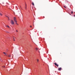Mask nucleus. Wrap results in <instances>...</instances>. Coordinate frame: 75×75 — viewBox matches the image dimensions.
Wrapping results in <instances>:
<instances>
[{
  "label": "nucleus",
  "instance_id": "obj_11",
  "mask_svg": "<svg viewBox=\"0 0 75 75\" xmlns=\"http://www.w3.org/2000/svg\"><path fill=\"white\" fill-rule=\"evenodd\" d=\"M6 27H7L9 28V27L8 26V25H7Z\"/></svg>",
  "mask_w": 75,
  "mask_h": 75
},
{
  "label": "nucleus",
  "instance_id": "obj_1",
  "mask_svg": "<svg viewBox=\"0 0 75 75\" xmlns=\"http://www.w3.org/2000/svg\"><path fill=\"white\" fill-rule=\"evenodd\" d=\"M14 21L16 23H17L16 18L15 17H14Z\"/></svg>",
  "mask_w": 75,
  "mask_h": 75
},
{
  "label": "nucleus",
  "instance_id": "obj_21",
  "mask_svg": "<svg viewBox=\"0 0 75 75\" xmlns=\"http://www.w3.org/2000/svg\"><path fill=\"white\" fill-rule=\"evenodd\" d=\"M33 26H34V24H33Z\"/></svg>",
  "mask_w": 75,
  "mask_h": 75
},
{
  "label": "nucleus",
  "instance_id": "obj_20",
  "mask_svg": "<svg viewBox=\"0 0 75 75\" xmlns=\"http://www.w3.org/2000/svg\"><path fill=\"white\" fill-rule=\"evenodd\" d=\"M13 40H14V41H15V39H13Z\"/></svg>",
  "mask_w": 75,
  "mask_h": 75
},
{
  "label": "nucleus",
  "instance_id": "obj_19",
  "mask_svg": "<svg viewBox=\"0 0 75 75\" xmlns=\"http://www.w3.org/2000/svg\"><path fill=\"white\" fill-rule=\"evenodd\" d=\"M30 27H32V26H30Z\"/></svg>",
  "mask_w": 75,
  "mask_h": 75
},
{
  "label": "nucleus",
  "instance_id": "obj_12",
  "mask_svg": "<svg viewBox=\"0 0 75 75\" xmlns=\"http://www.w3.org/2000/svg\"><path fill=\"white\" fill-rule=\"evenodd\" d=\"M16 24H17V25H18V23H16Z\"/></svg>",
  "mask_w": 75,
  "mask_h": 75
},
{
  "label": "nucleus",
  "instance_id": "obj_14",
  "mask_svg": "<svg viewBox=\"0 0 75 75\" xmlns=\"http://www.w3.org/2000/svg\"><path fill=\"white\" fill-rule=\"evenodd\" d=\"M35 49H36V50H37L38 49L37 48H36Z\"/></svg>",
  "mask_w": 75,
  "mask_h": 75
},
{
  "label": "nucleus",
  "instance_id": "obj_23",
  "mask_svg": "<svg viewBox=\"0 0 75 75\" xmlns=\"http://www.w3.org/2000/svg\"><path fill=\"white\" fill-rule=\"evenodd\" d=\"M74 16L75 17V15H74Z\"/></svg>",
  "mask_w": 75,
  "mask_h": 75
},
{
  "label": "nucleus",
  "instance_id": "obj_4",
  "mask_svg": "<svg viewBox=\"0 0 75 75\" xmlns=\"http://www.w3.org/2000/svg\"><path fill=\"white\" fill-rule=\"evenodd\" d=\"M62 68L61 67H60L58 69V70L59 71H61V70H62Z\"/></svg>",
  "mask_w": 75,
  "mask_h": 75
},
{
  "label": "nucleus",
  "instance_id": "obj_6",
  "mask_svg": "<svg viewBox=\"0 0 75 75\" xmlns=\"http://www.w3.org/2000/svg\"><path fill=\"white\" fill-rule=\"evenodd\" d=\"M32 5H33V6H35L34 4V3H33V2H32Z\"/></svg>",
  "mask_w": 75,
  "mask_h": 75
},
{
  "label": "nucleus",
  "instance_id": "obj_18",
  "mask_svg": "<svg viewBox=\"0 0 75 75\" xmlns=\"http://www.w3.org/2000/svg\"><path fill=\"white\" fill-rule=\"evenodd\" d=\"M16 32H18V31L17 30H16Z\"/></svg>",
  "mask_w": 75,
  "mask_h": 75
},
{
  "label": "nucleus",
  "instance_id": "obj_7",
  "mask_svg": "<svg viewBox=\"0 0 75 75\" xmlns=\"http://www.w3.org/2000/svg\"><path fill=\"white\" fill-rule=\"evenodd\" d=\"M37 62H38V63L39 61V60L38 59H37Z\"/></svg>",
  "mask_w": 75,
  "mask_h": 75
},
{
  "label": "nucleus",
  "instance_id": "obj_16",
  "mask_svg": "<svg viewBox=\"0 0 75 75\" xmlns=\"http://www.w3.org/2000/svg\"><path fill=\"white\" fill-rule=\"evenodd\" d=\"M64 7L65 8H66V7H65V6H64Z\"/></svg>",
  "mask_w": 75,
  "mask_h": 75
},
{
  "label": "nucleus",
  "instance_id": "obj_9",
  "mask_svg": "<svg viewBox=\"0 0 75 75\" xmlns=\"http://www.w3.org/2000/svg\"><path fill=\"white\" fill-rule=\"evenodd\" d=\"M25 6H26V5H25ZM25 9H27V7H26V6H25Z\"/></svg>",
  "mask_w": 75,
  "mask_h": 75
},
{
  "label": "nucleus",
  "instance_id": "obj_17",
  "mask_svg": "<svg viewBox=\"0 0 75 75\" xmlns=\"http://www.w3.org/2000/svg\"><path fill=\"white\" fill-rule=\"evenodd\" d=\"M71 13L72 14L73 13V12L72 11Z\"/></svg>",
  "mask_w": 75,
  "mask_h": 75
},
{
  "label": "nucleus",
  "instance_id": "obj_13",
  "mask_svg": "<svg viewBox=\"0 0 75 75\" xmlns=\"http://www.w3.org/2000/svg\"><path fill=\"white\" fill-rule=\"evenodd\" d=\"M15 38H15L14 37H13V40H14V39H15Z\"/></svg>",
  "mask_w": 75,
  "mask_h": 75
},
{
  "label": "nucleus",
  "instance_id": "obj_22",
  "mask_svg": "<svg viewBox=\"0 0 75 75\" xmlns=\"http://www.w3.org/2000/svg\"><path fill=\"white\" fill-rule=\"evenodd\" d=\"M4 67H5V66H4Z\"/></svg>",
  "mask_w": 75,
  "mask_h": 75
},
{
  "label": "nucleus",
  "instance_id": "obj_5",
  "mask_svg": "<svg viewBox=\"0 0 75 75\" xmlns=\"http://www.w3.org/2000/svg\"><path fill=\"white\" fill-rule=\"evenodd\" d=\"M0 15L1 16H3V14L1 13V12H0Z\"/></svg>",
  "mask_w": 75,
  "mask_h": 75
},
{
  "label": "nucleus",
  "instance_id": "obj_8",
  "mask_svg": "<svg viewBox=\"0 0 75 75\" xmlns=\"http://www.w3.org/2000/svg\"><path fill=\"white\" fill-rule=\"evenodd\" d=\"M11 57V55L10 54H9L8 55V57Z\"/></svg>",
  "mask_w": 75,
  "mask_h": 75
},
{
  "label": "nucleus",
  "instance_id": "obj_10",
  "mask_svg": "<svg viewBox=\"0 0 75 75\" xmlns=\"http://www.w3.org/2000/svg\"><path fill=\"white\" fill-rule=\"evenodd\" d=\"M6 17H7L8 18V20H9L10 19H9V18L7 16H6Z\"/></svg>",
  "mask_w": 75,
  "mask_h": 75
},
{
  "label": "nucleus",
  "instance_id": "obj_15",
  "mask_svg": "<svg viewBox=\"0 0 75 75\" xmlns=\"http://www.w3.org/2000/svg\"><path fill=\"white\" fill-rule=\"evenodd\" d=\"M3 53H4V54H6L4 52H3Z\"/></svg>",
  "mask_w": 75,
  "mask_h": 75
},
{
  "label": "nucleus",
  "instance_id": "obj_3",
  "mask_svg": "<svg viewBox=\"0 0 75 75\" xmlns=\"http://www.w3.org/2000/svg\"><path fill=\"white\" fill-rule=\"evenodd\" d=\"M54 64L56 66H57V67H58L59 65L58 64H57V63H54Z\"/></svg>",
  "mask_w": 75,
  "mask_h": 75
},
{
  "label": "nucleus",
  "instance_id": "obj_2",
  "mask_svg": "<svg viewBox=\"0 0 75 75\" xmlns=\"http://www.w3.org/2000/svg\"><path fill=\"white\" fill-rule=\"evenodd\" d=\"M11 23L12 24H14V22L13 21L11 20Z\"/></svg>",
  "mask_w": 75,
  "mask_h": 75
}]
</instances>
